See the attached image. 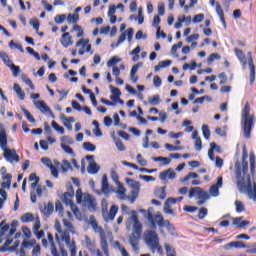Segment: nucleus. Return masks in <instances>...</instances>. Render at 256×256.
<instances>
[{"mask_svg":"<svg viewBox=\"0 0 256 256\" xmlns=\"http://www.w3.org/2000/svg\"><path fill=\"white\" fill-rule=\"evenodd\" d=\"M216 13L220 18L223 27L227 28V22H225V12H223V8H221L219 3H216Z\"/></svg>","mask_w":256,"mask_h":256,"instance_id":"nucleus-29","label":"nucleus"},{"mask_svg":"<svg viewBox=\"0 0 256 256\" xmlns=\"http://www.w3.org/2000/svg\"><path fill=\"white\" fill-rule=\"evenodd\" d=\"M37 217L33 215V213H25L21 216V222L22 223H31L33 222Z\"/></svg>","mask_w":256,"mask_h":256,"instance_id":"nucleus-37","label":"nucleus"},{"mask_svg":"<svg viewBox=\"0 0 256 256\" xmlns=\"http://www.w3.org/2000/svg\"><path fill=\"white\" fill-rule=\"evenodd\" d=\"M65 19H67V16L65 14H61V15H56L54 18V21L58 25H61L62 23L65 22Z\"/></svg>","mask_w":256,"mask_h":256,"instance_id":"nucleus-61","label":"nucleus"},{"mask_svg":"<svg viewBox=\"0 0 256 256\" xmlns=\"http://www.w3.org/2000/svg\"><path fill=\"white\" fill-rule=\"evenodd\" d=\"M117 63H121V58H119V56H114L107 62V67L114 68Z\"/></svg>","mask_w":256,"mask_h":256,"instance_id":"nucleus-50","label":"nucleus"},{"mask_svg":"<svg viewBox=\"0 0 256 256\" xmlns=\"http://www.w3.org/2000/svg\"><path fill=\"white\" fill-rule=\"evenodd\" d=\"M9 69L11 70L13 77H18L19 73H21V68L15 64H12Z\"/></svg>","mask_w":256,"mask_h":256,"instance_id":"nucleus-56","label":"nucleus"},{"mask_svg":"<svg viewBox=\"0 0 256 256\" xmlns=\"http://www.w3.org/2000/svg\"><path fill=\"white\" fill-rule=\"evenodd\" d=\"M15 93L17 94V96L19 97V99L21 101H24L25 100V92H23V89H21V86L17 83L14 84V87H13Z\"/></svg>","mask_w":256,"mask_h":256,"instance_id":"nucleus-36","label":"nucleus"},{"mask_svg":"<svg viewBox=\"0 0 256 256\" xmlns=\"http://www.w3.org/2000/svg\"><path fill=\"white\" fill-rule=\"evenodd\" d=\"M223 187V176L217 178V182L210 187L209 193L212 197H219V189Z\"/></svg>","mask_w":256,"mask_h":256,"instance_id":"nucleus-17","label":"nucleus"},{"mask_svg":"<svg viewBox=\"0 0 256 256\" xmlns=\"http://www.w3.org/2000/svg\"><path fill=\"white\" fill-rule=\"evenodd\" d=\"M251 222H249L248 220H244L242 217H236L233 218V225H235L236 227H239V229H243V227H247L248 225H250Z\"/></svg>","mask_w":256,"mask_h":256,"instance_id":"nucleus-28","label":"nucleus"},{"mask_svg":"<svg viewBox=\"0 0 256 256\" xmlns=\"http://www.w3.org/2000/svg\"><path fill=\"white\" fill-rule=\"evenodd\" d=\"M111 178L112 181H114V183L117 185V190L115 191L117 198L121 199V201H127V189H125L123 183L119 182V176L117 175V172L112 171Z\"/></svg>","mask_w":256,"mask_h":256,"instance_id":"nucleus-12","label":"nucleus"},{"mask_svg":"<svg viewBox=\"0 0 256 256\" xmlns=\"http://www.w3.org/2000/svg\"><path fill=\"white\" fill-rule=\"evenodd\" d=\"M9 231V225L6 220H2L0 223V237H5V234Z\"/></svg>","mask_w":256,"mask_h":256,"instance_id":"nucleus-40","label":"nucleus"},{"mask_svg":"<svg viewBox=\"0 0 256 256\" xmlns=\"http://www.w3.org/2000/svg\"><path fill=\"white\" fill-rule=\"evenodd\" d=\"M34 105L36 108L39 109V111L41 113L50 115V117H52V119H55V114H53V112L51 111V108H49V106H47V104L42 101V100H38V101H34Z\"/></svg>","mask_w":256,"mask_h":256,"instance_id":"nucleus-15","label":"nucleus"},{"mask_svg":"<svg viewBox=\"0 0 256 256\" xmlns=\"http://www.w3.org/2000/svg\"><path fill=\"white\" fill-rule=\"evenodd\" d=\"M76 201L82 207H87L91 212L97 211V200L89 193H83L81 190L76 191Z\"/></svg>","mask_w":256,"mask_h":256,"instance_id":"nucleus-6","label":"nucleus"},{"mask_svg":"<svg viewBox=\"0 0 256 256\" xmlns=\"http://www.w3.org/2000/svg\"><path fill=\"white\" fill-rule=\"evenodd\" d=\"M160 179L161 181H167V179H175L177 177V173L173 169H167L166 171H163L160 173Z\"/></svg>","mask_w":256,"mask_h":256,"instance_id":"nucleus-24","label":"nucleus"},{"mask_svg":"<svg viewBox=\"0 0 256 256\" xmlns=\"http://www.w3.org/2000/svg\"><path fill=\"white\" fill-rule=\"evenodd\" d=\"M139 211L143 214L144 219H147L148 223H150L152 229H157V225L158 227H163L165 218L159 212L153 215L151 210L140 209Z\"/></svg>","mask_w":256,"mask_h":256,"instance_id":"nucleus-7","label":"nucleus"},{"mask_svg":"<svg viewBox=\"0 0 256 256\" xmlns=\"http://www.w3.org/2000/svg\"><path fill=\"white\" fill-rule=\"evenodd\" d=\"M67 21L69 23H77V21H79V13L69 14L67 16Z\"/></svg>","mask_w":256,"mask_h":256,"instance_id":"nucleus-58","label":"nucleus"},{"mask_svg":"<svg viewBox=\"0 0 256 256\" xmlns=\"http://www.w3.org/2000/svg\"><path fill=\"white\" fill-rule=\"evenodd\" d=\"M236 57L239 59L242 67H247V57H245V53H243V50H240L239 48L234 49Z\"/></svg>","mask_w":256,"mask_h":256,"instance_id":"nucleus-27","label":"nucleus"},{"mask_svg":"<svg viewBox=\"0 0 256 256\" xmlns=\"http://www.w3.org/2000/svg\"><path fill=\"white\" fill-rule=\"evenodd\" d=\"M114 141L118 151H125V144H123V141L119 139H114Z\"/></svg>","mask_w":256,"mask_h":256,"instance_id":"nucleus-63","label":"nucleus"},{"mask_svg":"<svg viewBox=\"0 0 256 256\" xmlns=\"http://www.w3.org/2000/svg\"><path fill=\"white\" fill-rule=\"evenodd\" d=\"M162 227H166L167 231L173 235V232L175 231V227H173V224L169 222V220H165Z\"/></svg>","mask_w":256,"mask_h":256,"instance_id":"nucleus-59","label":"nucleus"},{"mask_svg":"<svg viewBox=\"0 0 256 256\" xmlns=\"http://www.w3.org/2000/svg\"><path fill=\"white\" fill-rule=\"evenodd\" d=\"M90 225L92 229H94L95 233H99L100 235V247L104 253L105 256L109 255V243H107V234H105V231H103V228L97 224L96 220H91Z\"/></svg>","mask_w":256,"mask_h":256,"instance_id":"nucleus-8","label":"nucleus"},{"mask_svg":"<svg viewBox=\"0 0 256 256\" xmlns=\"http://www.w3.org/2000/svg\"><path fill=\"white\" fill-rule=\"evenodd\" d=\"M197 178H199V174L195 172H190L188 173V175L180 179V183H187L189 179H197Z\"/></svg>","mask_w":256,"mask_h":256,"instance_id":"nucleus-42","label":"nucleus"},{"mask_svg":"<svg viewBox=\"0 0 256 256\" xmlns=\"http://www.w3.org/2000/svg\"><path fill=\"white\" fill-rule=\"evenodd\" d=\"M175 203H177V199L168 198L164 203V213H166L167 215H175L173 209H171V205H175Z\"/></svg>","mask_w":256,"mask_h":256,"instance_id":"nucleus-22","label":"nucleus"},{"mask_svg":"<svg viewBox=\"0 0 256 256\" xmlns=\"http://www.w3.org/2000/svg\"><path fill=\"white\" fill-rule=\"evenodd\" d=\"M207 214H208V210L207 208L203 207L199 210V213H198V218L199 219H205L207 217Z\"/></svg>","mask_w":256,"mask_h":256,"instance_id":"nucleus-64","label":"nucleus"},{"mask_svg":"<svg viewBox=\"0 0 256 256\" xmlns=\"http://www.w3.org/2000/svg\"><path fill=\"white\" fill-rule=\"evenodd\" d=\"M48 241L50 243L51 254L53 256H61L59 252H57V248L55 247V242L53 240V235L51 233H48Z\"/></svg>","mask_w":256,"mask_h":256,"instance_id":"nucleus-32","label":"nucleus"},{"mask_svg":"<svg viewBox=\"0 0 256 256\" xmlns=\"http://www.w3.org/2000/svg\"><path fill=\"white\" fill-rule=\"evenodd\" d=\"M37 245V240L32 239V240H24L21 245V249L25 251V249H31V247H35Z\"/></svg>","mask_w":256,"mask_h":256,"instance_id":"nucleus-34","label":"nucleus"},{"mask_svg":"<svg viewBox=\"0 0 256 256\" xmlns=\"http://www.w3.org/2000/svg\"><path fill=\"white\" fill-rule=\"evenodd\" d=\"M202 189L201 187H193L189 190L188 197L189 199H193V197H199V194L201 193Z\"/></svg>","mask_w":256,"mask_h":256,"instance_id":"nucleus-39","label":"nucleus"},{"mask_svg":"<svg viewBox=\"0 0 256 256\" xmlns=\"http://www.w3.org/2000/svg\"><path fill=\"white\" fill-rule=\"evenodd\" d=\"M164 147L167 149V151H183V146H175L169 143H166Z\"/></svg>","mask_w":256,"mask_h":256,"instance_id":"nucleus-53","label":"nucleus"},{"mask_svg":"<svg viewBox=\"0 0 256 256\" xmlns=\"http://www.w3.org/2000/svg\"><path fill=\"white\" fill-rule=\"evenodd\" d=\"M134 34H135V31L133 30V28H128L119 36L117 43L111 44V47H119L121 43L125 41V39L128 40V43H131V41H133Z\"/></svg>","mask_w":256,"mask_h":256,"instance_id":"nucleus-13","label":"nucleus"},{"mask_svg":"<svg viewBox=\"0 0 256 256\" xmlns=\"http://www.w3.org/2000/svg\"><path fill=\"white\" fill-rule=\"evenodd\" d=\"M248 66L250 69V85H253V83H255V64L253 63L251 53H249Z\"/></svg>","mask_w":256,"mask_h":256,"instance_id":"nucleus-25","label":"nucleus"},{"mask_svg":"<svg viewBox=\"0 0 256 256\" xmlns=\"http://www.w3.org/2000/svg\"><path fill=\"white\" fill-rule=\"evenodd\" d=\"M60 43L66 49L67 47H71V45H73V36H71L69 32L63 33L60 39Z\"/></svg>","mask_w":256,"mask_h":256,"instance_id":"nucleus-21","label":"nucleus"},{"mask_svg":"<svg viewBox=\"0 0 256 256\" xmlns=\"http://www.w3.org/2000/svg\"><path fill=\"white\" fill-rule=\"evenodd\" d=\"M21 79H22V81H23L26 85H28V86L30 87V89H32V91L35 90V85H33V81H31V79H29V77H27V75L22 74V75H21Z\"/></svg>","mask_w":256,"mask_h":256,"instance_id":"nucleus-51","label":"nucleus"},{"mask_svg":"<svg viewBox=\"0 0 256 256\" xmlns=\"http://www.w3.org/2000/svg\"><path fill=\"white\" fill-rule=\"evenodd\" d=\"M0 148L4 151V159H6L8 163H19L20 158L17 151L7 148V132L2 124H0Z\"/></svg>","mask_w":256,"mask_h":256,"instance_id":"nucleus-4","label":"nucleus"},{"mask_svg":"<svg viewBox=\"0 0 256 256\" xmlns=\"http://www.w3.org/2000/svg\"><path fill=\"white\" fill-rule=\"evenodd\" d=\"M164 247L166 249L167 256H177L176 252H175V248H173V246L169 245V243H165Z\"/></svg>","mask_w":256,"mask_h":256,"instance_id":"nucleus-47","label":"nucleus"},{"mask_svg":"<svg viewBox=\"0 0 256 256\" xmlns=\"http://www.w3.org/2000/svg\"><path fill=\"white\" fill-rule=\"evenodd\" d=\"M74 195L75 193L73 191L65 192L62 197V201L63 203H65V205H67V207H70L72 213L75 215L77 219H81V211H79L77 205L73 203Z\"/></svg>","mask_w":256,"mask_h":256,"instance_id":"nucleus-9","label":"nucleus"},{"mask_svg":"<svg viewBox=\"0 0 256 256\" xmlns=\"http://www.w3.org/2000/svg\"><path fill=\"white\" fill-rule=\"evenodd\" d=\"M0 58L2 59L3 63L6 64V67H10L11 65H13V61L9 59V55H7V53H0Z\"/></svg>","mask_w":256,"mask_h":256,"instance_id":"nucleus-44","label":"nucleus"},{"mask_svg":"<svg viewBox=\"0 0 256 256\" xmlns=\"http://www.w3.org/2000/svg\"><path fill=\"white\" fill-rule=\"evenodd\" d=\"M202 135L204 139H209L211 137V130H209V126L206 124L202 126Z\"/></svg>","mask_w":256,"mask_h":256,"instance_id":"nucleus-54","label":"nucleus"},{"mask_svg":"<svg viewBox=\"0 0 256 256\" xmlns=\"http://www.w3.org/2000/svg\"><path fill=\"white\" fill-rule=\"evenodd\" d=\"M235 249H246V253H249V247L255 245V243L245 244L242 241H233Z\"/></svg>","mask_w":256,"mask_h":256,"instance_id":"nucleus-33","label":"nucleus"},{"mask_svg":"<svg viewBox=\"0 0 256 256\" xmlns=\"http://www.w3.org/2000/svg\"><path fill=\"white\" fill-rule=\"evenodd\" d=\"M61 146L64 145H73V138L69 137V136H63L61 139Z\"/></svg>","mask_w":256,"mask_h":256,"instance_id":"nucleus-57","label":"nucleus"},{"mask_svg":"<svg viewBox=\"0 0 256 256\" xmlns=\"http://www.w3.org/2000/svg\"><path fill=\"white\" fill-rule=\"evenodd\" d=\"M54 210V206L53 203L49 202L48 204H44V207L41 208V213H43V215H45V217H49Z\"/></svg>","mask_w":256,"mask_h":256,"instance_id":"nucleus-30","label":"nucleus"},{"mask_svg":"<svg viewBox=\"0 0 256 256\" xmlns=\"http://www.w3.org/2000/svg\"><path fill=\"white\" fill-rule=\"evenodd\" d=\"M148 103L149 105H159L161 103V97L159 95H154L148 97Z\"/></svg>","mask_w":256,"mask_h":256,"instance_id":"nucleus-43","label":"nucleus"},{"mask_svg":"<svg viewBox=\"0 0 256 256\" xmlns=\"http://www.w3.org/2000/svg\"><path fill=\"white\" fill-rule=\"evenodd\" d=\"M221 153V146L217 145L215 142L210 143V149L208 150V157L210 161H215V152Z\"/></svg>","mask_w":256,"mask_h":256,"instance_id":"nucleus-23","label":"nucleus"},{"mask_svg":"<svg viewBox=\"0 0 256 256\" xmlns=\"http://www.w3.org/2000/svg\"><path fill=\"white\" fill-rule=\"evenodd\" d=\"M126 183H127L128 187H131V189H132L131 195L130 196L126 195V200L130 201V203H135V201L137 200V197H139V191L141 189V184L138 181H135L131 178H128L126 180Z\"/></svg>","mask_w":256,"mask_h":256,"instance_id":"nucleus-11","label":"nucleus"},{"mask_svg":"<svg viewBox=\"0 0 256 256\" xmlns=\"http://www.w3.org/2000/svg\"><path fill=\"white\" fill-rule=\"evenodd\" d=\"M126 229L128 231L133 229L132 234L129 236V244L135 253H139V239L143 233V224L139 221L137 211L134 210L131 212V216L126 221Z\"/></svg>","mask_w":256,"mask_h":256,"instance_id":"nucleus-2","label":"nucleus"},{"mask_svg":"<svg viewBox=\"0 0 256 256\" xmlns=\"http://www.w3.org/2000/svg\"><path fill=\"white\" fill-rule=\"evenodd\" d=\"M82 245L84 247H86V249H88L89 252L92 253V255L97 256V252L101 251L99 249H96L97 247V243L95 242V240H91V238H89V236H84V239L82 240Z\"/></svg>","mask_w":256,"mask_h":256,"instance_id":"nucleus-14","label":"nucleus"},{"mask_svg":"<svg viewBox=\"0 0 256 256\" xmlns=\"http://www.w3.org/2000/svg\"><path fill=\"white\" fill-rule=\"evenodd\" d=\"M96 193L97 195H101V193H104V195H109V193H111V187H109V181L107 180V175H103L101 190H97Z\"/></svg>","mask_w":256,"mask_h":256,"instance_id":"nucleus-19","label":"nucleus"},{"mask_svg":"<svg viewBox=\"0 0 256 256\" xmlns=\"http://www.w3.org/2000/svg\"><path fill=\"white\" fill-rule=\"evenodd\" d=\"M83 149H85V151L93 152L95 149H97V147L91 142H84Z\"/></svg>","mask_w":256,"mask_h":256,"instance_id":"nucleus-55","label":"nucleus"},{"mask_svg":"<svg viewBox=\"0 0 256 256\" xmlns=\"http://www.w3.org/2000/svg\"><path fill=\"white\" fill-rule=\"evenodd\" d=\"M86 159L89 160V165L87 167V171L90 175H95L99 173V170L101 169L99 165L94 160V156H86Z\"/></svg>","mask_w":256,"mask_h":256,"instance_id":"nucleus-18","label":"nucleus"},{"mask_svg":"<svg viewBox=\"0 0 256 256\" xmlns=\"http://www.w3.org/2000/svg\"><path fill=\"white\" fill-rule=\"evenodd\" d=\"M24 115H26V118L28 119V121L30 123H35V118L33 117V115H31V112H29L27 109L25 108H21Z\"/></svg>","mask_w":256,"mask_h":256,"instance_id":"nucleus-62","label":"nucleus"},{"mask_svg":"<svg viewBox=\"0 0 256 256\" xmlns=\"http://www.w3.org/2000/svg\"><path fill=\"white\" fill-rule=\"evenodd\" d=\"M114 249H118L122 256H129V252H127V249H125V247L121 246V243H119V241L114 242Z\"/></svg>","mask_w":256,"mask_h":256,"instance_id":"nucleus-41","label":"nucleus"},{"mask_svg":"<svg viewBox=\"0 0 256 256\" xmlns=\"http://www.w3.org/2000/svg\"><path fill=\"white\" fill-rule=\"evenodd\" d=\"M143 239L150 251L163 255V247L159 240V234L155 230H146L143 234Z\"/></svg>","mask_w":256,"mask_h":256,"instance_id":"nucleus-5","label":"nucleus"},{"mask_svg":"<svg viewBox=\"0 0 256 256\" xmlns=\"http://www.w3.org/2000/svg\"><path fill=\"white\" fill-rule=\"evenodd\" d=\"M43 165H45L46 167H48V169H50L51 171V175L57 179L59 177V170H57V167H55V165H53V162L51 161V159L44 157L41 159Z\"/></svg>","mask_w":256,"mask_h":256,"instance_id":"nucleus-16","label":"nucleus"},{"mask_svg":"<svg viewBox=\"0 0 256 256\" xmlns=\"http://www.w3.org/2000/svg\"><path fill=\"white\" fill-rule=\"evenodd\" d=\"M29 181H34L31 184L32 189H35V187H37V185H39V177L35 173L30 174Z\"/></svg>","mask_w":256,"mask_h":256,"instance_id":"nucleus-49","label":"nucleus"},{"mask_svg":"<svg viewBox=\"0 0 256 256\" xmlns=\"http://www.w3.org/2000/svg\"><path fill=\"white\" fill-rule=\"evenodd\" d=\"M76 47H82L81 49L85 50L86 53H90V55H93L89 39L81 38L78 42H76Z\"/></svg>","mask_w":256,"mask_h":256,"instance_id":"nucleus-20","label":"nucleus"},{"mask_svg":"<svg viewBox=\"0 0 256 256\" xmlns=\"http://www.w3.org/2000/svg\"><path fill=\"white\" fill-rule=\"evenodd\" d=\"M249 159H250V171L253 177V175H255V167H256L255 153L251 152L249 155Z\"/></svg>","mask_w":256,"mask_h":256,"instance_id":"nucleus-38","label":"nucleus"},{"mask_svg":"<svg viewBox=\"0 0 256 256\" xmlns=\"http://www.w3.org/2000/svg\"><path fill=\"white\" fill-rule=\"evenodd\" d=\"M2 179L4 181L1 183L2 189H9L11 187V179H13V176L11 174H6Z\"/></svg>","mask_w":256,"mask_h":256,"instance_id":"nucleus-31","label":"nucleus"},{"mask_svg":"<svg viewBox=\"0 0 256 256\" xmlns=\"http://www.w3.org/2000/svg\"><path fill=\"white\" fill-rule=\"evenodd\" d=\"M118 211H119V207H117V205H112L110 208V211H108L107 200L105 199L102 200V217L106 221V223H109V221H113Z\"/></svg>","mask_w":256,"mask_h":256,"instance_id":"nucleus-10","label":"nucleus"},{"mask_svg":"<svg viewBox=\"0 0 256 256\" xmlns=\"http://www.w3.org/2000/svg\"><path fill=\"white\" fill-rule=\"evenodd\" d=\"M9 48L10 49H17L18 51H20V53H25V50L23 49V46L19 43H15V41H10L9 42Z\"/></svg>","mask_w":256,"mask_h":256,"instance_id":"nucleus-45","label":"nucleus"},{"mask_svg":"<svg viewBox=\"0 0 256 256\" xmlns=\"http://www.w3.org/2000/svg\"><path fill=\"white\" fill-rule=\"evenodd\" d=\"M156 196L158 199H165L167 197V193L165 192V187H162L156 191Z\"/></svg>","mask_w":256,"mask_h":256,"instance_id":"nucleus-60","label":"nucleus"},{"mask_svg":"<svg viewBox=\"0 0 256 256\" xmlns=\"http://www.w3.org/2000/svg\"><path fill=\"white\" fill-rule=\"evenodd\" d=\"M234 205L236 207V213H243L245 211V204L241 200H236Z\"/></svg>","mask_w":256,"mask_h":256,"instance_id":"nucleus-48","label":"nucleus"},{"mask_svg":"<svg viewBox=\"0 0 256 256\" xmlns=\"http://www.w3.org/2000/svg\"><path fill=\"white\" fill-rule=\"evenodd\" d=\"M255 115L251 114V105L246 102L241 113V127L245 139H251V131L255 127Z\"/></svg>","mask_w":256,"mask_h":256,"instance_id":"nucleus-3","label":"nucleus"},{"mask_svg":"<svg viewBox=\"0 0 256 256\" xmlns=\"http://www.w3.org/2000/svg\"><path fill=\"white\" fill-rule=\"evenodd\" d=\"M159 23H161V18L159 17V15L154 16L152 27L157 28V32H156L157 39H159V33H161V27L159 26Z\"/></svg>","mask_w":256,"mask_h":256,"instance_id":"nucleus-35","label":"nucleus"},{"mask_svg":"<svg viewBox=\"0 0 256 256\" xmlns=\"http://www.w3.org/2000/svg\"><path fill=\"white\" fill-rule=\"evenodd\" d=\"M52 127L60 135H65V128H63V126H60L56 121H52Z\"/></svg>","mask_w":256,"mask_h":256,"instance_id":"nucleus-52","label":"nucleus"},{"mask_svg":"<svg viewBox=\"0 0 256 256\" xmlns=\"http://www.w3.org/2000/svg\"><path fill=\"white\" fill-rule=\"evenodd\" d=\"M73 31L77 32L76 33L77 38H81L85 34V32L83 31V28L80 25H77V24L73 26V29H72L71 33H73Z\"/></svg>","mask_w":256,"mask_h":256,"instance_id":"nucleus-46","label":"nucleus"},{"mask_svg":"<svg viewBox=\"0 0 256 256\" xmlns=\"http://www.w3.org/2000/svg\"><path fill=\"white\" fill-rule=\"evenodd\" d=\"M6 241L3 246L0 247V253H7V251H15V247L9 246L13 243V238L5 237Z\"/></svg>","mask_w":256,"mask_h":256,"instance_id":"nucleus-26","label":"nucleus"},{"mask_svg":"<svg viewBox=\"0 0 256 256\" xmlns=\"http://www.w3.org/2000/svg\"><path fill=\"white\" fill-rule=\"evenodd\" d=\"M62 223L65 227V230L62 229L61 223L56 220L54 229L57 231L55 234V239L60 245V251L62 256H68L67 250L63 249L61 245H66V247L70 251V256H77V245L75 244V240L71 239L69 233L75 235V226L71 223V220L64 218Z\"/></svg>","mask_w":256,"mask_h":256,"instance_id":"nucleus-1","label":"nucleus"}]
</instances>
